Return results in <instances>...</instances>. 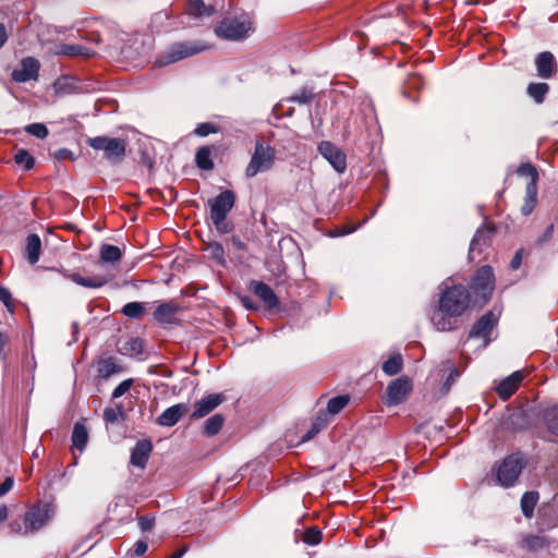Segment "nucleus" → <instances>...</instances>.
Instances as JSON below:
<instances>
[{
    "label": "nucleus",
    "mask_w": 558,
    "mask_h": 558,
    "mask_svg": "<svg viewBox=\"0 0 558 558\" xmlns=\"http://www.w3.org/2000/svg\"><path fill=\"white\" fill-rule=\"evenodd\" d=\"M14 161L16 165L24 167V169L29 170L35 165L34 157L25 149H19L14 155Z\"/></svg>",
    "instance_id": "39"
},
{
    "label": "nucleus",
    "mask_w": 558,
    "mask_h": 558,
    "mask_svg": "<svg viewBox=\"0 0 558 558\" xmlns=\"http://www.w3.org/2000/svg\"><path fill=\"white\" fill-rule=\"evenodd\" d=\"M8 517H9L8 507L4 505H1L0 506V523H3L4 521H7Z\"/></svg>",
    "instance_id": "58"
},
{
    "label": "nucleus",
    "mask_w": 558,
    "mask_h": 558,
    "mask_svg": "<svg viewBox=\"0 0 558 558\" xmlns=\"http://www.w3.org/2000/svg\"><path fill=\"white\" fill-rule=\"evenodd\" d=\"M216 150L215 146H202L197 149L195 154V163L196 166L205 171H210L214 169L215 163L211 159L213 153Z\"/></svg>",
    "instance_id": "24"
},
{
    "label": "nucleus",
    "mask_w": 558,
    "mask_h": 558,
    "mask_svg": "<svg viewBox=\"0 0 558 558\" xmlns=\"http://www.w3.org/2000/svg\"><path fill=\"white\" fill-rule=\"evenodd\" d=\"M155 525V518L150 515H144L138 519V526L143 532L150 531Z\"/></svg>",
    "instance_id": "49"
},
{
    "label": "nucleus",
    "mask_w": 558,
    "mask_h": 558,
    "mask_svg": "<svg viewBox=\"0 0 558 558\" xmlns=\"http://www.w3.org/2000/svg\"><path fill=\"white\" fill-rule=\"evenodd\" d=\"M235 193L231 190H225L214 198L208 199L210 208L209 218L219 233H229L233 225L227 221V216L235 204Z\"/></svg>",
    "instance_id": "3"
},
{
    "label": "nucleus",
    "mask_w": 558,
    "mask_h": 558,
    "mask_svg": "<svg viewBox=\"0 0 558 558\" xmlns=\"http://www.w3.org/2000/svg\"><path fill=\"white\" fill-rule=\"evenodd\" d=\"M218 132V128L209 122L199 123L194 130V134L199 137L208 136Z\"/></svg>",
    "instance_id": "43"
},
{
    "label": "nucleus",
    "mask_w": 558,
    "mask_h": 558,
    "mask_svg": "<svg viewBox=\"0 0 558 558\" xmlns=\"http://www.w3.org/2000/svg\"><path fill=\"white\" fill-rule=\"evenodd\" d=\"M133 379H125L121 381L112 391V398L117 399L125 395L132 387Z\"/></svg>",
    "instance_id": "47"
},
{
    "label": "nucleus",
    "mask_w": 558,
    "mask_h": 558,
    "mask_svg": "<svg viewBox=\"0 0 558 558\" xmlns=\"http://www.w3.org/2000/svg\"><path fill=\"white\" fill-rule=\"evenodd\" d=\"M0 302L3 303L8 312L13 314L15 312V301L9 289L0 284Z\"/></svg>",
    "instance_id": "41"
},
{
    "label": "nucleus",
    "mask_w": 558,
    "mask_h": 558,
    "mask_svg": "<svg viewBox=\"0 0 558 558\" xmlns=\"http://www.w3.org/2000/svg\"><path fill=\"white\" fill-rule=\"evenodd\" d=\"M523 258V250H519L510 262V268L517 270L520 268Z\"/></svg>",
    "instance_id": "51"
},
{
    "label": "nucleus",
    "mask_w": 558,
    "mask_h": 558,
    "mask_svg": "<svg viewBox=\"0 0 558 558\" xmlns=\"http://www.w3.org/2000/svg\"><path fill=\"white\" fill-rule=\"evenodd\" d=\"M251 290L264 303L267 310H274L279 305V299L272 289L263 281L253 280L251 282Z\"/></svg>",
    "instance_id": "14"
},
{
    "label": "nucleus",
    "mask_w": 558,
    "mask_h": 558,
    "mask_svg": "<svg viewBox=\"0 0 558 558\" xmlns=\"http://www.w3.org/2000/svg\"><path fill=\"white\" fill-rule=\"evenodd\" d=\"M303 541L308 545H317L322 541V532L316 527H311L304 533Z\"/></svg>",
    "instance_id": "44"
},
{
    "label": "nucleus",
    "mask_w": 558,
    "mask_h": 558,
    "mask_svg": "<svg viewBox=\"0 0 558 558\" xmlns=\"http://www.w3.org/2000/svg\"><path fill=\"white\" fill-rule=\"evenodd\" d=\"M41 253V240L37 234H29L26 238L25 257L29 264L34 265L39 260Z\"/></svg>",
    "instance_id": "22"
},
{
    "label": "nucleus",
    "mask_w": 558,
    "mask_h": 558,
    "mask_svg": "<svg viewBox=\"0 0 558 558\" xmlns=\"http://www.w3.org/2000/svg\"><path fill=\"white\" fill-rule=\"evenodd\" d=\"M96 366L98 376L102 379H108L110 376L123 371L122 366L112 356L98 360Z\"/></svg>",
    "instance_id": "21"
},
{
    "label": "nucleus",
    "mask_w": 558,
    "mask_h": 558,
    "mask_svg": "<svg viewBox=\"0 0 558 558\" xmlns=\"http://www.w3.org/2000/svg\"><path fill=\"white\" fill-rule=\"evenodd\" d=\"M252 31V23L246 20L226 19L216 27V34L220 38L240 40L245 38Z\"/></svg>",
    "instance_id": "8"
},
{
    "label": "nucleus",
    "mask_w": 558,
    "mask_h": 558,
    "mask_svg": "<svg viewBox=\"0 0 558 558\" xmlns=\"http://www.w3.org/2000/svg\"><path fill=\"white\" fill-rule=\"evenodd\" d=\"M327 422L324 418L317 417V420L313 423L312 428L303 436V441L312 439L316 434H318L325 426Z\"/></svg>",
    "instance_id": "45"
},
{
    "label": "nucleus",
    "mask_w": 558,
    "mask_h": 558,
    "mask_svg": "<svg viewBox=\"0 0 558 558\" xmlns=\"http://www.w3.org/2000/svg\"><path fill=\"white\" fill-rule=\"evenodd\" d=\"M409 85L411 87L420 88L423 85V80L420 75L414 74V75L410 76Z\"/></svg>",
    "instance_id": "55"
},
{
    "label": "nucleus",
    "mask_w": 558,
    "mask_h": 558,
    "mask_svg": "<svg viewBox=\"0 0 558 558\" xmlns=\"http://www.w3.org/2000/svg\"><path fill=\"white\" fill-rule=\"evenodd\" d=\"M54 53L58 56H68V57H89L92 54V51L85 47H82L80 45H68V44H61L57 45L54 48Z\"/></svg>",
    "instance_id": "27"
},
{
    "label": "nucleus",
    "mask_w": 558,
    "mask_h": 558,
    "mask_svg": "<svg viewBox=\"0 0 558 558\" xmlns=\"http://www.w3.org/2000/svg\"><path fill=\"white\" fill-rule=\"evenodd\" d=\"M544 421L547 429L558 436V407H553L544 412Z\"/></svg>",
    "instance_id": "36"
},
{
    "label": "nucleus",
    "mask_w": 558,
    "mask_h": 558,
    "mask_svg": "<svg viewBox=\"0 0 558 558\" xmlns=\"http://www.w3.org/2000/svg\"><path fill=\"white\" fill-rule=\"evenodd\" d=\"M122 313L131 318H140L144 314V308L138 302H130L123 306Z\"/></svg>",
    "instance_id": "42"
},
{
    "label": "nucleus",
    "mask_w": 558,
    "mask_h": 558,
    "mask_svg": "<svg viewBox=\"0 0 558 558\" xmlns=\"http://www.w3.org/2000/svg\"><path fill=\"white\" fill-rule=\"evenodd\" d=\"M179 307L173 303H162L154 312V317L159 324H172Z\"/></svg>",
    "instance_id": "23"
},
{
    "label": "nucleus",
    "mask_w": 558,
    "mask_h": 558,
    "mask_svg": "<svg viewBox=\"0 0 558 558\" xmlns=\"http://www.w3.org/2000/svg\"><path fill=\"white\" fill-rule=\"evenodd\" d=\"M553 233H554V225H549L546 230L544 231L542 238L539 239V242H546L548 241L549 239H551L553 236Z\"/></svg>",
    "instance_id": "56"
},
{
    "label": "nucleus",
    "mask_w": 558,
    "mask_h": 558,
    "mask_svg": "<svg viewBox=\"0 0 558 558\" xmlns=\"http://www.w3.org/2000/svg\"><path fill=\"white\" fill-rule=\"evenodd\" d=\"M318 151L337 172H344L347 169V157L338 146L329 141H323L318 145Z\"/></svg>",
    "instance_id": "10"
},
{
    "label": "nucleus",
    "mask_w": 558,
    "mask_h": 558,
    "mask_svg": "<svg viewBox=\"0 0 558 558\" xmlns=\"http://www.w3.org/2000/svg\"><path fill=\"white\" fill-rule=\"evenodd\" d=\"M517 173L521 177L530 178L529 183H533L535 186H537L538 172L532 163H530V162L521 163L517 170Z\"/></svg>",
    "instance_id": "37"
},
{
    "label": "nucleus",
    "mask_w": 558,
    "mask_h": 558,
    "mask_svg": "<svg viewBox=\"0 0 558 558\" xmlns=\"http://www.w3.org/2000/svg\"><path fill=\"white\" fill-rule=\"evenodd\" d=\"M535 65L541 78H550L556 75L558 70L556 59L549 51L541 52L535 59Z\"/></svg>",
    "instance_id": "15"
},
{
    "label": "nucleus",
    "mask_w": 558,
    "mask_h": 558,
    "mask_svg": "<svg viewBox=\"0 0 558 558\" xmlns=\"http://www.w3.org/2000/svg\"><path fill=\"white\" fill-rule=\"evenodd\" d=\"M225 417L221 414H215L208 417L204 423V434L214 436L218 434L223 426Z\"/></svg>",
    "instance_id": "33"
},
{
    "label": "nucleus",
    "mask_w": 558,
    "mask_h": 558,
    "mask_svg": "<svg viewBox=\"0 0 558 558\" xmlns=\"http://www.w3.org/2000/svg\"><path fill=\"white\" fill-rule=\"evenodd\" d=\"M498 317L494 314V312L489 311L485 313L481 318H478L473 325L470 331V338H483L487 339L497 325Z\"/></svg>",
    "instance_id": "13"
},
{
    "label": "nucleus",
    "mask_w": 558,
    "mask_h": 558,
    "mask_svg": "<svg viewBox=\"0 0 558 558\" xmlns=\"http://www.w3.org/2000/svg\"><path fill=\"white\" fill-rule=\"evenodd\" d=\"M241 303L247 310H252V311H257L258 310L257 305L253 302V300L250 296H242L241 298Z\"/></svg>",
    "instance_id": "54"
},
{
    "label": "nucleus",
    "mask_w": 558,
    "mask_h": 558,
    "mask_svg": "<svg viewBox=\"0 0 558 558\" xmlns=\"http://www.w3.org/2000/svg\"><path fill=\"white\" fill-rule=\"evenodd\" d=\"M209 48V46L199 43V41H180L174 43L170 48L165 51L160 59V65H168L174 62H178L187 57H192L202 51H205Z\"/></svg>",
    "instance_id": "6"
},
{
    "label": "nucleus",
    "mask_w": 558,
    "mask_h": 558,
    "mask_svg": "<svg viewBox=\"0 0 558 558\" xmlns=\"http://www.w3.org/2000/svg\"><path fill=\"white\" fill-rule=\"evenodd\" d=\"M538 500V494L536 492H526L521 498V509L526 518H532L534 508Z\"/></svg>",
    "instance_id": "32"
},
{
    "label": "nucleus",
    "mask_w": 558,
    "mask_h": 558,
    "mask_svg": "<svg viewBox=\"0 0 558 558\" xmlns=\"http://www.w3.org/2000/svg\"><path fill=\"white\" fill-rule=\"evenodd\" d=\"M350 402L348 395L337 396L331 398L327 404V412L331 415H336L341 412Z\"/></svg>",
    "instance_id": "35"
},
{
    "label": "nucleus",
    "mask_w": 558,
    "mask_h": 558,
    "mask_svg": "<svg viewBox=\"0 0 558 558\" xmlns=\"http://www.w3.org/2000/svg\"><path fill=\"white\" fill-rule=\"evenodd\" d=\"M86 143L96 150H102L105 158L111 162H120L125 156L126 143L122 138L96 136L88 138Z\"/></svg>",
    "instance_id": "5"
},
{
    "label": "nucleus",
    "mask_w": 558,
    "mask_h": 558,
    "mask_svg": "<svg viewBox=\"0 0 558 558\" xmlns=\"http://www.w3.org/2000/svg\"><path fill=\"white\" fill-rule=\"evenodd\" d=\"M53 158L57 159V160L72 159L73 158V154L68 148H60V149H58L57 151L53 153Z\"/></svg>",
    "instance_id": "50"
},
{
    "label": "nucleus",
    "mask_w": 558,
    "mask_h": 558,
    "mask_svg": "<svg viewBox=\"0 0 558 558\" xmlns=\"http://www.w3.org/2000/svg\"><path fill=\"white\" fill-rule=\"evenodd\" d=\"M225 396L222 393H210L195 402L194 411L191 414L192 420H198L205 417L216 408H218L223 401Z\"/></svg>",
    "instance_id": "12"
},
{
    "label": "nucleus",
    "mask_w": 558,
    "mask_h": 558,
    "mask_svg": "<svg viewBox=\"0 0 558 558\" xmlns=\"http://www.w3.org/2000/svg\"><path fill=\"white\" fill-rule=\"evenodd\" d=\"M403 360L401 354H393L383 364V371L389 376L396 375L401 372Z\"/></svg>",
    "instance_id": "34"
},
{
    "label": "nucleus",
    "mask_w": 558,
    "mask_h": 558,
    "mask_svg": "<svg viewBox=\"0 0 558 558\" xmlns=\"http://www.w3.org/2000/svg\"><path fill=\"white\" fill-rule=\"evenodd\" d=\"M522 547L530 550H537L546 545V539L539 535H526L522 538Z\"/></svg>",
    "instance_id": "38"
},
{
    "label": "nucleus",
    "mask_w": 558,
    "mask_h": 558,
    "mask_svg": "<svg viewBox=\"0 0 558 558\" xmlns=\"http://www.w3.org/2000/svg\"><path fill=\"white\" fill-rule=\"evenodd\" d=\"M144 349V342L142 339L132 337L128 338L121 343L119 351L130 357H138L142 355Z\"/></svg>",
    "instance_id": "25"
},
{
    "label": "nucleus",
    "mask_w": 558,
    "mask_h": 558,
    "mask_svg": "<svg viewBox=\"0 0 558 558\" xmlns=\"http://www.w3.org/2000/svg\"><path fill=\"white\" fill-rule=\"evenodd\" d=\"M64 277L84 288L97 289L101 288L108 282V278L104 276L83 277L77 272H64Z\"/></svg>",
    "instance_id": "20"
},
{
    "label": "nucleus",
    "mask_w": 558,
    "mask_h": 558,
    "mask_svg": "<svg viewBox=\"0 0 558 558\" xmlns=\"http://www.w3.org/2000/svg\"><path fill=\"white\" fill-rule=\"evenodd\" d=\"M537 204V186L533 183H527L525 189V196L523 198V204L521 206V214L523 216H529L533 213L534 208Z\"/></svg>",
    "instance_id": "26"
},
{
    "label": "nucleus",
    "mask_w": 558,
    "mask_h": 558,
    "mask_svg": "<svg viewBox=\"0 0 558 558\" xmlns=\"http://www.w3.org/2000/svg\"><path fill=\"white\" fill-rule=\"evenodd\" d=\"M232 244L238 250H244L245 248L244 243L239 238H236V236L232 238Z\"/></svg>",
    "instance_id": "59"
},
{
    "label": "nucleus",
    "mask_w": 558,
    "mask_h": 558,
    "mask_svg": "<svg viewBox=\"0 0 558 558\" xmlns=\"http://www.w3.org/2000/svg\"><path fill=\"white\" fill-rule=\"evenodd\" d=\"M73 447L83 451L88 442V432L84 424L76 423L72 433Z\"/></svg>",
    "instance_id": "29"
},
{
    "label": "nucleus",
    "mask_w": 558,
    "mask_h": 558,
    "mask_svg": "<svg viewBox=\"0 0 558 558\" xmlns=\"http://www.w3.org/2000/svg\"><path fill=\"white\" fill-rule=\"evenodd\" d=\"M153 445L149 440H140L131 453V463L137 468L144 469L151 453Z\"/></svg>",
    "instance_id": "19"
},
{
    "label": "nucleus",
    "mask_w": 558,
    "mask_h": 558,
    "mask_svg": "<svg viewBox=\"0 0 558 558\" xmlns=\"http://www.w3.org/2000/svg\"><path fill=\"white\" fill-rule=\"evenodd\" d=\"M471 303L469 289L463 284L446 287L440 295L438 307L432 315V323L439 331L457 328V319L463 315Z\"/></svg>",
    "instance_id": "1"
},
{
    "label": "nucleus",
    "mask_w": 558,
    "mask_h": 558,
    "mask_svg": "<svg viewBox=\"0 0 558 558\" xmlns=\"http://www.w3.org/2000/svg\"><path fill=\"white\" fill-rule=\"evenodd\" d=\"M24 130L26 133L41 140L49 134L48 128L44 123H32L26 125Z\"/></svg>",
    "instance_id": "40"
},
{
    "label": "nucleus",
    "mask_w": 558,
    "mask_h": 558,
    "mask_svg": "<svg viewBox=\"0 0 558 558\" xmlns=\"http://www.w3.org/2000/svg\"><path fill=\"white\" fill-rule=\"evenodd\" d=\"M99 256L102 263L114 264L122 257L120 247L112 244H102L99 248Z\"/></svg>",
    "instance_id": "28"
},
{
    "label": "nucleus",
    "mask_w": 558,
    "mask_h": 558,
    "mask_svg": "<svg viewBox=\"0 0 558 558\" xmlns=\"http://www.w3.org/2000/svg\"><path fill=\"white\" fill-rule=\"evenodd\" d=\"M522 380L523 375L521 372L512 373L497 386L498 396L504 400L509 399L518 390Z\"/></svg>",
    "instance_id": "18"
},
{
    "label": "nucleus",
    "mask_w": 558,
    "mask_h": 558,
    "mask_svg": "<svg viewBox=\"0 0 558 558\" xmlns=\"http://www.w3.org/2000/svg\"><path fill=\"white\" fill-rule=\"evenodd\" d=\"M5 40H7L5 28L2 24H0V48L3 46Z\"/></svg>",
    "instance_id": "60"
},
{
    "label": "nucleus",
    "mask_w": 558,
    "mask_h": 558,
    "mask_svg": "<svg viewBox=\"0 0 558 558\" xmlns=\"http://www.w3.org/2000/svg\"><path fill=\"white\" fill-rule=\"evenodd\" d=\"M185 11L187 14L195 17L202 15H211L215 12L214 8L210 5L207 7L203 0H190L186 3Z\"/></svg>",
    "instance_id": "30"
},
{
    "label": "nucleus",
    "mask_w": 558,
    "mask_h": 558,
    "mask_svg": "<svg viewBox=\"0 0 558 558\" xmlns=\"http://www.w3.org/2000/svg\"><path fill=\"white\" fill-rule=\"evenodd\" d=\"M549 92L547 83H530L526 88L527 95L534 99L536 104H542Z\"/></svg>",
    "instance_id": "31"
},
{
    "label": "nucleus",
    "mask_w": 558,
    "mask_h": 558,
    "mask_svg": "<svg viewBox=\"0 0 558 558\" xmlns=\"http://www.w3.org/2000/svg\"><path fill=\"white\" fill-rule=\"evenodd\" d=\"M185 551H186V548H181V549L177 550L175 553H173L168 558H181Z\"/></svg>",
    "instance_id": "61"
},
{
    "label": "nucleus",
    "mask_w": 558,
    "mask_h": 558,
    "mask_svg": "<svg viewBox=\"0 0 558 558\" xmlns=\"http://www.w3.org/2000/svg\"><path fill=\"white\" fill-rule=\"evenodd\" d=\"M122 411L121 409H112V408H107L105 409L104 411V420L106 421V423H110V424H113L118 421L119 416H122Z\"/></svg>",
    "instance_id": "48"
},
{
    "label": "nucleus",
    "mask_w": 558,
    "mask_h": 558,
    "mask_svg": "<svg viewBox=\"0 0 558 558\" xmlns=\"http://www.w3.org/2000/svg\"><path fill=\"white\" fill-rule=\"evenodd\" d=\"M411 390L412 383L408 377L401 376L392 380L386 390V404L390 407L401 403Z\"/></svg>",
    "instance_id": "11"
},
{
    "label": "nucleus",
    "mask_w": 558,
    "mask_h": 558,
    "mask_svg": "<svg viewBox=\"0 0 558 558\" xmlns=\"http://www.w3.org/2000/svg\"><path fill=\"white\" fill-rule=\"evenodd\" d=\"M13 478L7 477L1 484H0V497L4 496L7 493H9L13 487Z\"/></svg>",
    "instance_id": "52"
},
{
    "label": "nucleus",
    "mask_w": 558,
    "mask_h": 558,
    "mask_svg": "<svg viewBox=\"0 0 558 558\" xmlns=\"http://www.w3.org/2000/svg\"><path fill=\"white\" fill-rule=\"evenodd\" d=\"M39 62L34 58H25L21 62V69H16L12 73L15 82L24 83L35 80L38 76Z\"/></svg>",
    "instance_id": "16"
},
{
    "label": "nucleus",
    "mask_w": 558,
    "mask_h": 558,
    "mask_svg": "<svg viewBox=\"0 0 558 558\" xmlns=\"http://www.w3.org/2000/svg\"><path fill=\"white\" fill-rule=\"evenodd\" d=\"M148 545L144 541H137L134 545V555L142 556L147 551Z\"/></svg>",
    "instance_id": "53"
},
{
    "label": "nucleus",
    "mask_w": 558,
    "mask_h": 558,
    "mask_svg": "<svg viewBox=\"0 0 558 558\" xmlns=\"http://www.w3.org/2000/svg\"><path fill=\"white\" fill-rule=\"evenodd\" d=\"M53 510L46 504L29 508L22 518L14 519L10 524L13 534L26 536L38 532L52 518Z\"/></svg>",
    "instance_id": "2"
},
{
    "label": "nucleus",
    "mask_w": 558,
    "mask_h": 558,
    "mask_svg": "<svg viewBox=\"0 0 558 558\" xmlns=\"http://www.w3.org/2000/svg\"><path fill=\"white\" fill-rule=\"evenodd\" d=\"M313 97L314 95L311 89L302 88L291 97V100L299 104H308L312 101Z\"/></svg>",
    "instance_id": "46"
},
{
    "label": "nucleus",
    "mask_w": 558,
    "mask_h": 558,
    "mask_svg": "<svg viewBox=\"0 0 558 558\" xmlns=\"http://www.w3.org/2000/svg\"><path fill=\"white\" fill-rule=\"evenodd\" d=\"M217 250H219V251H220V253H222V248H221V246H219V245H218V246H217Z\"/></svg>",
    "instance_id": "63"
},
{
    "label": "nucleus",
    "mask_w": 558,
    "mask_h": 558,
    "mask_svg": "<svg viewBox=\"0 0 558 558\" xmlns=\"http://www.w3.org/2000/svg\"><path fill=\"white\" fill-rule=\"evenodd\" d=\"M524 468L523 457L519 453L510 454L504 459L497 470V480L501 486L514 485Z\"/></svg>",
    "instance_id": "7"
},
{
    "label": "nucleus",
    "mask_w": 558,
    "mask_h": 558,
    "mask_svg": "<svg viewBox=\"0 0 558 558\" xmlns=\"http://www.w3.org/2000/svg\"><path fill=\"white\" fill-rule=\"evenodd\" d=\"M473 291L483 296L488 298L495 288V276L490 266L480 268L471 282Z\"/></svg>",
    "instance_id": "9"
},
{
    "label": "nucleus",
    "mask_w": 558,
    "mask_h": 558,
    "mask_svg": "<svg viewBox=\"0 0 558 558\" xmlns=\"http://www.w3.org/2000/svg\"><path fill=\"white\" fill-rule=\"evenodd\" d=\"M187 412V405L184 403L174 404L166 409L157 418V423L161 426H173Z\"/></svg>",
    "instance_id": "17"
},
{
    "label": "nucleus",
    "mask_w": 558,
    "mask_h": 558,
    "mask_svg": "<svg viewBox=\"0 0 558 558\" xmlns=\"http://www.w3.org/2000/svg\"><path fill=\"white\" fill-rule=\"evenodd\" d=\"M9 342V336L0 331V360L2 359L4 347Z\"/></svg>",
    "instance_id": "57"
},
{
    "label": "nucleus",
    "mask_w": 558,
    "mask_h": 558,
    "mask_svg": "<svg viewBox=\"0 0 558 558\" xmlns=\"http://www.w3.org/2000/svg\"><path fill=\"white\" fill-rule=\"evenodd\" d=\"M275 149L269 145L257 142L251 160L245 169V175L247 178H254L258 173L270 170L275 163Z\"/></svg>",
    "instance_id": "4"
},
{
    "label": "nucleus",
    "mask_w": 558,
    "mask_h": 558,
    "mask_svg": "<svg viewBox=\"0 0 558 558\" xmlns=\"http://www.w3.org/2000/svg\"><path fill=\"white\" fill-rule=\"evenodd\" d=\"M352 230H349V231H338L336 230L335 232L331 233L332 236H339V235H344L347 233H350Z\"/></svg>",
    "instance_id": "62"
}]
</instances>
